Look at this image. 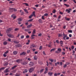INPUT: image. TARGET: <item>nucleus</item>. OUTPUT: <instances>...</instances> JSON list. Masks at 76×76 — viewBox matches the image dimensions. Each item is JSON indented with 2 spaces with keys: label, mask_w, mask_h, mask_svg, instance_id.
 Here are the masks:
<instances>
[{
  "label": "nucleus",
  "mask_w": 76,
  "mask_h": 76,
  "mask_svg": "<svg viewBox=\"0 0 76 76\" xmlns=\"http://www.w3.org/2000/svg\"><path fill=\"white\" fill-rule=\"evenodd\" d=\"M49 60L51 62H53V61H54V62H56V60H54V59H49Z\"/></svg>",
  "instance_id": "1a4fd4ad"
},
{
  "label": "nucleus",
  "mask_w": 76,
  "mask_h": 76,
  "mask_svg": "<svg viewBox=\"0 0 76 76\" xmlns=\"http://www.w3.org/2000/svg\"><path fill=\"white\" fill-rule=\"evenodd\" d=\"M32 46L34 48L35 47V45H32Z\"/></svg>",
  "instance_id": "13d9d810"
},
{
  "label": "nucleus",
  "mask_w": 76,
  "mask_h": 76,
  "mask_svg": "<svg viewBox=\"0 0 76 76\" xmlns=\"http://www.w3.org/2000/svg\"><path fill=\"white\" fill-rule=\"evenodd\" d=\"M23 4H25L26 6H29V5H28V4L26 3H23Z\"/></svg>",
  "instance_id": "c756f323"
},
{
  "label": "nucleus",
  "mask_w": 76,
  "mask_h": 76,
  "mask_svg": "<svg viewBox=\"0 0 76 76\" xmlns=\"http://www.w3.org/2000/svg\"><path fill=\"white\" fill-rule=\"evenodd\" d=\"M68 64H68V63H67L66 64H65L64 66V68H66V67H67V65Z\"/></svg>",
  "instance_id": "2eb2a0df"
},
{
  "label": "nucleus",
  "mask_w": 76,
  "mask_h": 76,
  "mask_svg": "<svg viewBox=\"0 0 76 76\" xmlns=\"http://www.w3.org/2000/svg\"><path fill=\"white\" fill-rule=\"evenodd\" d=\"M20 76V74H17L15 76Z\"/></svg>",
  "instance_id": "09e8293b"
},
{
  "label": "nucleus",
  "mask_w": 76,
  "mask_h": 76,
  "mask_svg": "<svg viewBox=\"0 0 76 76\" xmlns=\"http://www.w3.org/2000/svg\"><path fill=\"white\" fill-rule=\"evenodd\" d=\"M22 60V59H18L16 60V62L17 63H20L21 62Z\"/></svg>",
  "instance_id": "9b49d317"
},
{
  "label": "nucleus",
  "mask_w": 76,
  "mask_h": 76,
  "mask_svg": "<svg viewBox=\"0 0 76 76\" xmlns=\"http://www.w3.org/2000/svg\"><path fill=\"white\" fill-rule=\"evenodd\" d=\"M56 50V48H53L51 49L50 50V52H52V51H54Z\"/></svg>",
  "instance_id": "4be33fe9"
},
{
  "label": "nucleus",
  "mask_w": 76,
  "mask_h": 76,
  "mask_svg": "<svg viewBox=\"0 0 76 76\" xmlns=\"http://www.w3.org/2000/svg\"><path fill=\"white\" fill-rule=\"evenodd\" d=\"M26 54V53L23 52L22 53L20 54V55H25Z\"/></svg>",
  "instance_id": "5701e85b"
},
{
  "label": "nucleus",
  "mask_w": 76,
  "mask_h": 76,
  "mask_svg": "<svg viewBox=\"0 0 76 76\" xmlns=\"http://www.w3.org/2000/svg\"><path fill=\"white\" fill-rule=\"evenodd\" d=\"M9 69H7L5 71H4V73H7V72H9Z\"/></svg>",
  "instance_id": "dca6fc26"
},
{
  "label": "nucleus",
  "mask_w": 76,
  "mask_h": 76,
  "mask_svg": "<svg viewBox=\"0 0 76 76\" xmlns=\"http://www.w3.org/2000/svg\"><path fill=\"white\" fill-rule=\"evenodd\" d=\"M5 68L4 67H2L0 69V71H1L2 70H4V69Z\"/></svg>",
  "instance_id": "2f4dec72"
},
{
  "label": "nucleus",
  "mask_w": 76,
  "mask_h": 76,
  "mask_svg": "<svg viewBox=\"0 0 76 76\" xmlns=\"http://www.w3.org/2000/svg\"><path fill=\"white\" fill-rule=\"evenodd\" d=\"M39 22L40 23H42V21L41 19H39Z\"/></svg>",
  "instance_id": "cd10ccee"
},
{
  "label": "nucleus",
  "mask_w": 76,
  "mask_h": 76,
  "mask_svg": "<svg viewBox=\"0 0 76 76\" xmlns=\"http://www.w3.org/2000/svg\"><path fill=\"white\" fill-rule=\"evenodd\" d=\"M14 43H15V44H18V43H19V42H17V41H14Z\"/></svg>",
  "instance_id": "473e14b6"
},
{
  "label": "nucleus",
  "mask_w": 76,
  "mask_h": 76,
  "mask_svg": "<svg viewBox=\"0 0 76 76\" xmlns=\"http://www.w3.org/2000/svg\"><path fill=\"white\" fill-rule=\"evenodd\" d=\"M37 58H38V57L36 56H34V59L35 60H37Z\"/></svg>",
  "instance_id": "4468645a"
},
{
  "label": "nucleus",
  "mask_w": 76,
  "mask_h": 76,
  "mask_svg": "<svg viewBox=\"0 0 76 76\" xmlns=\"http://www.w3.org/2000/svg\"><path fill=\"white\" fill-rule=\"evenodd\" d=\"M13 53L14 54H16L18 53V52L16 51H15L13 52Z\"/></svg>",
  "instance_id": "4c0bfd02"
},
{
  "label": "nucleus",
  "mask_w": 76,
  "mask_h": 76,
  "mask_svg": "<svg viewBox=\"0 0 76 76\" xmlns=\"http://www.w3.org/2000/svg\"><path fill=\"white\" fill-rule=\"evenodd\" d=\"M45 72H44V73L45 74H46V73H47L48 72V67H46V68H45Z\"/></svg>",
  "instance_id": "0eeeda50"
},
{
  "label": "nucleus",
  "mask_w": 76,
  "mask_h": 76,
  "mask_svg": "<svg viewBox=\"0 0 76 76\" xmlns=\"http://www.w3.org/2000/svg\"><path fill=\"white\" fill-rule=\"evenodd\" d=\"M9 53V51L7 50L6 51V52H4V54H7V53Z\"/></svg>",
  "instance_id": "c9c22d12"
},
{
  "label": "nucleus",
  "mask_w": 76,
  "mask_h": 76,
  "mask_svg": "<svg viewBox=\"0 0 76 76\" xmlns=\"http://www.w3.org/2000/svg\"><path fill=\"white\" fill-rule=\"evenodd\" d=\"M8 36L10 38H11L12 34H9L8 35Z\"/></svg>",
  "instance_id": "8fccbe9b"
},
{
  "label": "nucleus",
  "mask_w": 76,
  "mask_h": 76,
  "mask_svg": "<svg viewBox=\"0 0 76 76\" xmlns=\"http://www.w3.org/2000/svg\"><path fill=\"white\" fill-rule=\"evenodd\" d=\"M53 73L51 72H49L48 73V75H50V76H52V75H53Z\"/></svg>",
  "instance_id": "6e6552de"
},
{
  "label": "nucleus",
  "mask_w": 76,
  "mask_h": 76,
  "mask_svg": "<svg viewBox=\"0 0 76 76\" xmlns=\"http://www.w3.org/2000/svg\"><path fill=\"white\" fill-rule=\"evenodd\" d=\"M3 56H4L5 57H6L7 56V55H6V54H5V53H4L3 54Z\"/></svg>",
  "instance_id": "37998d69"
},
{
  "label": "nucleus",
  "mask_w": 76,
  "mask_h": 76,
  "mask_svg": "<svg viewBox=\"0 0 76 76\" xmlns=\"http://www.w3.org/2000/svg\"><path fill=\"white\" fill-rule=\"evenodd\" d=\"M56 10H53L52 12H53V13H56Z\"/></svg>",
  "instance_id": "f704fd0d"
},
{
  "label": "nucleus",
  "mask_w": 76,
  "mask_h": 76,
  "mask_svg": "<svg viewBox=\"0 0 76 76\" xmlns=\"http://www.w3.org/2000/svg\"><path fill=\"white\" fill-rule=\"evenodd\" d=\"M31 29H25V31H26V32H28V31H30Z\"/></svg>",
  "instance_id": "b1692460"
},
{
  "label": "nucleus",
  "mask_w": 76,
  "mask_h": 76,
  "mask_svg": "<svg viewBox=\"0 0 76 76\" xmlns=\"http://www.w3.org/2000/svg\"><path fill=\"white\" fill-rule=\"evenodd\" d=\"M11 30H12L11 28H9V29H8L6 31V33H8V32H10V31H11Z\"/></svg>",
  "instance_id": "f8f14e48"
},
{
  "label": "nucleus",
  "mask_w": 76,
  "mask_h": 76,
  "mask_svg": "<svg viewBox=\"0 0 76 76\" xmlns=\"http://www.w3.org/2000/svg\"><path fill=\"white\" fill-rule=\"evenodd\" d=\"M24 72H25V73H26V72H28V70L26 69H25Z\"/></svg>",
  "instance_id": "de8ad7c7"
},
{
  "label": "nucleus",
  "mask_w": 76,
  "mask_h": 76,
  "mask_svg": "<svg viewBox=\"0 0 76 76\" xmlns=\"http://www.w3.org/2000/svg\"><path fill=\"white\" fill-rule=\"evenodd\" d=\"M34 36H35V35H34V34H32V35H31V39H34V38H35L34 37Z\"/></svg>",
  "instance_id": "412c9836"
},
{
  "label": "nucleus",
  "mask_w": 76,
  "mask_h": 76,
  "mask_svg": "<svg viewBox=\"0 0 76 76\" xmlns=\"http://www.w3.org/2000/svg\"><path fill=\"white\" fill-rule=\"evenodd\" d=\"M64 54H65V53L64 52H63L62 53V55H64Z\"/></svg>",
  "instance_id": "338daca9"
},
{
  "label": "nucleus",
  "mask_w": 76,
  "mask_h": 76,
  "mask_svg": "<svg viewBox=\"0 0 76 76\" xmlns=\"http://www.w3.org/2000/svg\"><path fill=\"white\" fill-rule=\"evenodd\" d=\"M57 75H58V74L56 73H55L54 75V76H57Z\"/></svg>",
  "instance_id": "864d4df0"
},
{
  "label": "nucleus",
  "mask_w": 76,
  "mask_h": 76,
  "mask_svg": "<svg viewBox=\"0 0 76 76\" xmlns=\"http://www.w3.org/2000/svg\"><path fill=\"white\" fill-rule=\"evenodd\" d=\"M42 19H43L44 20V19H45V18H44V16H42Z\"/></svg>",
  "instance_id": "49530a36"
},
{
  "label": "nucleus",
  "mask_w": 76,
  "mask_h": 76,
  "mask_svg": "<svg viewBox=\"0 0 76 76\" xmlns=\"http://www.w3.org/2000/svg\"><path fill=\"white\" fill-rule=\"evenodd\" d=\"M66 39H69V37H66Z\"/></svg>",
  "instance_id": "69168bd1"
},
{
  "label": "nucleus",
  "mask_w": 76,
  "mask_h": 76,
  "mask_svg": "<svg viewBox=\"0 0 76 76\" xmlns=\"http://www.w3.org/2000/svg\"><path fill=\"white\" fill-rule=\"evenodd\" d=\"M14 36H13V35H11V38H14Z\"/></svg>",
  "instance_id": "052dcab7"
},
{
  "label": "nucleus",
  "mask_w": 76,
  "mask_h": 76,
  "mask_svg": "<svg viewBox=\"0 0 76 76\" xmlns=\"http://www.w3.org/2000/svg\"><path fill=\"white\" fill-rule=\"evenodd\" d=\"M74 48H75V47L73 46H71V48L73 50V49H74Z\"/></svg>",
  "instance_id": "3c124183"
},
{
  "label": "nucleus",
  "mask_w": 76,
  "mask_h": 76,
  "mask_svg": "<svg viewBox=\"0 0 76 76\" xmlns=\"http://www.w3.org/2000/svg\"><path fill=\"white\" fill-rule=\"evenodd\" d=\"M12 18H13V19H15L16 18V16H15L14 15H12Z\"/></svg>",
  "instance_id": "a211bd4d"
},
{
  "label": "nucleus",
  "mask_w": 76,
  "mask_h": 76,
  "mask_svg": "<svg viewBox=\"0 0 76 76\" xmlns=\"http://www.w3.org/2000/svg\"><path fill=\"white\" fill-rule=\"evenodd\" d=\"M27 60H28V61H31V58H28Z\"/></svg>",
  "instance_id": "5fc2aeb1"
},
{
  "label": "nucleus",
  "mask_w": 76,
  "mask_h": 76,
  "mask_svg": "<svg viewBox=\"0 0 76 76\" xmlns=\"http://www.w3.org/2000/svg\"><path fill=\"white\" fill-rule=\"evenodd\" d=\"M70 10H72V9L71 8H69V9H66V12H68V13H70Z\"/></svg>",
  "instance_id": "423d86ee"
},
{
  "label": "nucleus",
  "mask_w": 76,
  "mask_h": 76,
  "mask_svg": "<svg viewBox=\"0 0 76 76\" xmlns=\"http://www.w3.org/2000/svg\"><path fill=\"white\" fill-rule=\"evenodd\" d=\"M22 64H27V62H22Z\"/></svg>",
  "instance_id": "393cba45"
},
{
  "label": "nucleus",
  "mask_w": 76,
  "mask_h": 76,
  "mask_svg": "<svg viewBox=\"0 0 76 76\" xmlns=\"http://www.w3.org/2000/svg\"><path fill=\"white\" fill-rule=\"evenodd\" d=\"M12 73H16V71L15 70H13L12 71Z\"/></svg>",
  "instance_id": "680f3d73"
},
{
  "label": "nucleus",
  "mask_w": 76,
  "mask_h": 76,
  "mask_svg": "<svg viewBox=\"0 0 76 76\" xmlns=\"http://www.w3.org/2000/svg\"><path fill=\"white\" fill-rule=\"evenodd\" d=\"M29 65H30V67H32L34 65V63L32 62H30Z\"/></svg>",
  "instance_id": "9d476101"
},
{
  "label": "nucleus",
  "mask_w": 76,
  "mask_h": 76,
  "mask_svg": "<svg viewBox=\"0 0 76 76\" xmlns=\"http://www.w3.org/2000/svg\"><path fill=\"white\" fill-rule=\"evenodd\" d=\"M16 67H17V66L16 65H15V66H14L12 68V69L13 70V69H15V68H16Z\"/></svg>",
  "instance_id": "a878e982"
},
{
  "label": "nucleus",
  "mask_w": 76,
  "mask_h": 76,
  "mask_svg": "<svg viewBox=\"0 0 76 76\" xmlns=\"http://www.w3.org/2000/svg\"><path fill=\"white\" fill-rule=\"evenodd\" d=\"M65 19L66 20H70V18H67V17H65Z\"/></svg>",
  "instance_id": "6ab92c4d"
},
{
  "label": "nucleus",
  "mask_w": 76,
  "mask_h": 76,
  "mask_svg": "<svg viewBox=\"0 0 76 76\" xmlns=\"http://www.w3.org/2000/svg\"><path fill=\"white\" fill-rule=\"evenodd\" d=\"M7 65H8V63L7 62L4 64V66H7Z\"/></svg>",
  "instance_id": "e433bc0d"
},
{
  "label": "nucleus",
  "mask_w": 76,
  "mask_h": 76,
  "mask_svg": "<svg viewBox=\"0 0 76 76\" xmlns=\"http://www.w3.org/2000/svg\"><path fill=\"white\" fill-rule=\"evenodd\" d=\"M27 52L28 53H30V50H28L27 51Z\"/></svg>",
  "instance_id": "e2e57ef3"
},
{
  "label": "nucleus",
  "mask_w": 76,
  "mask_h": 76,
  "mask_svg": "<svg viewBox=\"0 0 76 76\" xmlns=\"http://www.w3.org/2000/svg\"><path fill=\"white\" fill-rule=\"evenodd\" d=\"M64 5L66 6V7H69V5L68 4H64Z\"/></svg>",
  "instance_id": "72a5a7b5"
},
{
  "label": "nucleus",
  "mask_w": 76,
  "mask_h": 76,
  "mask_svg": "<svg viewBox=\"0 0 76 76\" xmlns=\"http://www.w3.org/2000/svg\"><path fill=\"white\" fill-rule=\"evenodd\" d=\"M56 42H57V43H58H58H59V42L58 41V40H56Z\"/></svg>",
  "instance_id": "bf43d9fd"
},
{
  "label": "nucleus",
  "mask_w": 76,
  "mask_h": 76,
  "mask_svg": "<svg viewBox=\"0 0 76 76\" xmlns=\"http://www.w3.org/2000/svg\"><path fill=\"white\" fill-rule=\"evenodd\" d=\"M34 68H31L30 69H29V72L30 73H31V72H32L33 71H34Z\"/></svg>",
  "instance_id": "7ed1b4c3"
},
{
  "label": "nucleus",
  "mask_w": 76,
  "mask_h": 76,
  "mask_svg": "<svg viewBox=\"0 0 76 76\" xmlns=\"http://www.w3.org/2000/svg\"><path fill=\"white\" fill-rule=\"evenodd\" d=\"M7 44V42H4L3 44L4 45H6Z\"/></svg>",
  "instance_id": "c85d7f7f"
},
{
  "label": "nucleus",
  "mask_w": 76,
  "mask_h": 76,
  "mask_svg": "<svg viewBox=\"0 0 76 76\" xmlns=\"http://www.w3.org/2000/svg\"><path fill=\"white\" fill-rule=\"evenodd\" d=\"M46 46H47L48 47H51V46L50 45H46Z\"/></svg>",
  "instance_id": "774afa93"
},
{
  "label": "nucleus",
  "mask_w": 76,
  "mask_h": 76,
  "mask_svg": "<svg viewBox=\"0 0 76 76\" xmlns=\"http://www.w3.org/2000/svg\"><path fill=\"white\" fill-rule=\"evenodd\" d=\"M48 14L47 13H46L44 14V16H48Z\"/></svg>",
  "instance_id": "c03bdc74"
},
{
  "label": "nucleus",
  "mask_w": 76,
  "mask_h": 76,
  "mask_svg": "<svg viewBox=\"0 0 76 76\" xmlns=\"http://www.w3.org/2000/svg\"><path fill=\"white\" fill-rule=\"evenodd\" d=\"M63 39H64V40H66V38L67 37V35L64 34V33H63Z\"/></svg>",
  "instance_id": "20e7f679"
},
{
  "label": "nucleus",
  "mask_w": 76,
  "mask_h": 76,
  "mask_svg": "<svg viewBox=\"0 0 76 76\" xmlns=\"http://www.w3.org/2000/svg\"><path fill=\"white\" fill-rule=\"evenodd\" d=\"M18 22H21L22 20V19L21 18H20L18 19Z\"/></svg>",
  "instance_id": "ddd939ff"
},
{
  "label": "nucleus",
  "mask_w": 76,
  "mask_h": 76,
  "mask_svg": "<svg viewBox=\"0 0 76 76\" xmlns=\"http://www.w3.org/2000/svg\"><path fill=\"white\" fill-rule=\"evenodd\" d=\"M32 26V24H31L27 26V28H31V26Z\"/></svg>",
  "instance_id": "f3484780"
},
{
  "label": "nucleus",
  "mask_w": 76,
  "mask_h": 76,
  "mask_svg": "<svg viewBox=\"0 0 76 76\" xmlns=\"http://www.w3.org/2000/svg\"><path fill=\"white\" fill-rule=\"evenodd\" d=\"M24 10L25 12L26 13H28V12L27 11V10L26 9H24Z\"/></svg>",
  "instance_id": "bb28decb"
},
{
  "label": "nucleus",
  "mask_w": 76,
  "mask_h": 76,
  "mask_svg": "<svg viewBox=\"0 0 76 76\" xmlns=\"http://www.w3.org/2000/svg\"><path fill=\"white\" fill-rule=\"evenodd\" d=\"M35 11H34L33 12L32 14L29 16V18H32L33 16H35Z\"/></svg>",
  "instance_id": "39448f33"
},
{
  "label": "nucleus",
  "mask_w": 76,
  "mask_h": 76,
  "mask_svg": "<svg viewBox=\"0 0 76 76\" xmlns=\"http://www.w3.org/2000/svg\"><path fill=\"white\" fill-rule=\"evenodd\" d=\"M44 70V69H42L41 70H40V73H41L42 72V71Z\"/></svg>",
  "instance_id": "79ce46f5"
},
{
  "label": "nucleus",
  "mask_w": 76,
  "mask_h": 76,
  "mask_svg": "<svg viewBox=\"0 0 76 76\" xmlns=\"http://www.w3.org/2000/svg\"><path fill=\"white\" fill-rule=\"evenodd\" d=\"M9 10H13L15 12H17V10H16L15 8H10L9 9Z\"/></svg>",
  "instance_id": "f03ea898"
},
{
  "label": "nucleus",
  "mask_w": 76,
  "mask_h": 76,
  "mask_svg": "<svg viewBox=\"0 0 76 76\" xmlns=\"http://www.w3.org/2000/svg\"><path fill=\"white\" fill-rule=\"evenodd\" d=\"M33 20V19H31L30 20H28V22H32V20Z\"/></svg>",
  "instance_id": "ea45409f"
},
{
  "label": "nucleus",
  "mask_w": 76,
  "mask_h": 76,
  "mask_svg": "<svg viewBox=\"0 0 76 76\" xmlns=\"http://www.w3.org/2000/svg\"><path fill=\"white\" fill-rule=\"evenodd\" d=\"M8 41H10V42L11 41V39H8Z\"/></svg>",
  "instance_id": "0e129e2a"
},
{
  "label": "nucleus",
  "mask_w": 76,
  "mask_h": 76,
  "mask_svg": "<svg viewBox=\"0 0 76 76\" xmlns=\"http://www.w3.org/2000/svg\"><path fill=\"white\" fill-rule=\"evenodd\" d=\"M35 31H36V30L35 29H34L32 32V34H35Z\"/></svg>",
  "instance_id": "aec40b11"
},
{
  "label": "nucleus",
  "mask_w": 76,
  "mask_h": 76,
  "mask_svg": "<svg viewBox=\"0 0 76 76\" xmlns=\"http://www.w3.org/2000/svg\"><path fill=\"white\" fill-rule=\"evenodd\" d=\"M68 32H69L70 33H72V31L71 30H69L68 31Z\"/></svg>",
  "instance_id": "58836bf2"
},
{
  "label": "nucleus",
  "mask_w": 76,
  "mask_h": 76,
  "mask_svg": "<svg viewBox=\"0 0 76 76\" xmlns=\"http://www.w3.org/2000/svg\"><path fill=\"white\" fill-rule=\"evenodd\" d=\"M41 35H42V34H38V36H39V37H40V36H41Z\"/></svg>",
  "instance_id": "6e6d98bb"
},
{
  "label": "nucleus",
  "mask_w": 76,
  "mask_h": 76,
  "mask_svg": "<svg viewBox=\"0 0 76 76\" xmlns=\"http://www.w3.org/2000/svg\"><path fill=\"white\" fill-rule=\"evenodd\" d=\"M60 44L61 45V46H62V44H63V41H61L60 42Z\"/></svg>",
  "instance_id": "7c9ffc66"
},
{
  "label": "nucleus",
  "mask_w": 76,
  "mask_h": 76,
  "mask_svg": "<svg viewBox=\"0 0 76 76\" xmlns=\"http://www.w3.org/2000/svg\"><path fill=\"white\" fill-rule=\"evenodd\" d=\"M42 53H43V55H44V56H45V55H46V54H45V51H43L42 52Z\"/></svg>",
  "instance_id": "a18cd8bd"
},
{
  "label": "nucleus",
  "mask_w": 76,
  "mask_h": 76,
  "mask_svg": "<svg viewBox=\"0 0 76 76\" xmlns=\"http://www.w3.org/2000/svg\"><path fill=\"white\" fill-rule=\"evenodd\" d=\"M18 30H19V28H16L15 29V31H18Z\"/></svg>",
  "instance_id": "a19ab883"
},
{
  "label": "nucleus",
  "mask_w": 76,
  "mask_h": 76,
  "mask_svg": "<svg viewBox=\"0 0 76 76\" xmlns=\"http://www.w3.org/2000/svg\"><path fill=\"white\" fill-rule=\"evenodd\" d=\"M61 51V49L60 48H59L58 49L57 51H56V53H60Z\"/></svg>",
  "instance_id": "f257e3e1"
},
{
  "label": "nucleus",
  "mask_w": 76,
  "mask_h": 76,
  "mask_svg": "<svg viewBox=\"0 0 76 76\" xmlns=\"http://www.w3.org/2000/svg\"><path fill=\"white\" fill-rule=\"evenodd\" d=\"M24 38V36H21V39H23Z\"/></svg>",
  "instance_id": "603ef678"
},
{
  "label": "nucleus",
  "mask_w": 76,
  "mask_h": 76,
  "mask_svg": "<svg viewBox=\"0 0 76 76\" xmlns=\"http://www.w3.org/2000/svg\"><path fill=\"white\" fill-rule=\"evenodd\" d=\"M42 46H40L39 48V50H41V49H42Z\"/></svg>",
  "instance_id": "4d7b16f0"
}]
</instances>
